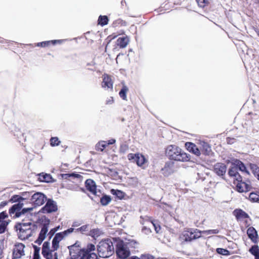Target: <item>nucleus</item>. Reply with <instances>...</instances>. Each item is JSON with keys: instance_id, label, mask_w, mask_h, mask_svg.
Wrapping results in <instances>:
<instances>
[{"instance_id": "37998d69", "label": "nucleus", "mask_w": 259, "mask_h": 259, "mask_svg": "<svg viewBox=\"0 0 259 259\" xmlns=\"http://www.w3.org/2000/svg\"><path fill=\"white\" fill-rule=\"evenodd\" d=\"M101 234V232L99 229H93L90 232L89 235L94 238L98 237Z\"/></svg>"}, {"instance_id": "7ed1b4c3", "label": "nucleus", "mask_w": 259, "mask_h": 259, "mask_svg": "<svg viewBox=\"0 0 259 259\" xmlns=\"http://www.w3.org/2000/svg\"><path fill=\"white\" fill-rule=\"evenodd\" d=\"M24 203H16L9 209V213L14 219L18 218L21 215L33 210V207L23 208Z\"/></svg>"}, {"instance_id": "393cba45", "label": "nucleus", "mask_w": 259, "mask_h": 259, "mask_svg": "<svg viewBox=\"0 0 259 259\" xmlns=\"http://www.w3.org/2000/svg\"><path fill=\"white\" fill-rule=\"evenodd\" d=\"M199 148L202 153L204 155H209L211 149L209 145L204 142H200Z\"/></svg>"}, {"instance_id": "680f3d73", "label": "nucleus", "mask_w": 259, "mask_h": 259, "mask_svg": "<svg viewBox=\"0 0 259 259\" xmlns=\"http://www.w3.org/2000/svg\"><path fill=\"white\" fill-rule=\"evenodd\" d=\"M2 253H3V250L2 249H1V248L0 247V259H2L3 256H2Z\"/></svg>"}, {"instance_id": "a211bd4d", "label": "nucleus", "mask_w": 259, "mask_h": 259, "mask_svg": "<svg viewBox=\"0 0 259 259\" xmlns=\"http://www.w3.org/2000/svg\"><path fill=\"white\" fill-rule=\"evenodd\" d=\"M29 194V192H24L22 194V196L14 195L9 200V202L11 203L17 202V203H23V201L26 199L27 195Z\"/></svg>"}, {"instance_id": "09e8293b", "label": "nucleus", "mask_w": 259, "mask_h": 259, "mask_svg": "<svg viewBox=\"0 0 259 259\" xmlns=\"http://www.w3.org/2000/svg\"><path fill=\"white\" fill-rule=\"evenodd\" d=\"M217 251L218 253L223 255H228L229 254V251L227 249L224 248H219L217 249Z\"/></svg>"}, {"instance_id": "3c124183", "label": "nucleus", "mask_w": 259, "mask_h": 259, "mask_svg": "<svg viewBox=\"0 0 259 259\" xmlns=\"http://www.w3.org/2000/svg\"><path fill=\"white\" fill-rule=\"evenodd\" d=\"M58 228H54L51 229V230L50 231V232L48 234L49 235H50V237H49L50 239L52 237V236L54 235V234L58 230Z\"/></svg>"}, {"instance_id": "2f4dec72", "label": "nucleus", "mask_w": 259, "mask_h": 259, "mask_svg": "<svg viewBox=\"0 0 259 259\" xmlns=\"http://www.w3.org/2000/svg\"><path fill=\"white\" fill-rule=\"evenodd\" d=\"M130 259H155V258L153 255L149 253H144L141 254L140 257L133 256L130 257Z\"/></svg>"}, {"instance_id": "412c9836", "label": "nucleus", "mask_w": 259, "mask_h": 259, "mask_svg": "<svg viewBox=\"0 0 259 259\" xmlns=\"http://www.w3.org/2000/svg\"><path fill=\"white\" fill-rule=\"evenodd\" d=\"M237 190L239 192H244L249 191L251 188L250 183L243 182L237 183L236 184Z\"/></svg>"}, {"instance_id": "f3484780", "label": "nucleus", "mask_w": 259, "mask_h": 259, "mask_svg": "<svg viewBox=\"0 0 259 259\" xmlns=\"http://www.w3.org/2000/svg\"><path fill=\"white\" fill-rule=\"evenodd\" d=\"M185 147L190 152L193 153L195 155L199 156L201 155L200 148L195 144L191 142H187L185 143Z\"/></svg>"}, {"instance_id": "473e14b6", "label": "nucleus", "mask_w": 259, "mask_h": 259, "mask_svg": "<svg viewBox=\"0 0 259 259\" xmlns=\"http://www.w3.org/2000/svg\"><path fill=\"white\" fill-rule=\"evenodd\" d=\"M237 166H236L235 162L232 164L231 167L229 169L228 174L230 177H234L238 173Z\"/></svg>"}, {"instance_id": "e2e57ef3", "label": "nucleus", "mask_w": 259, "mask_h": 259, "mask_svg": "<svg viewBox=\"0 0 259 259\" xmlns=\"http://www.w3.org/2000/svg\"><path fill=\"white\" fill-rule=\"evenodd\" d=\"M88 227L87 226H82V232L86 231V228Z\"/></svg>"}, {"instance_id": "58836bf2", "label": "nucleus", "mask_w": 259, "mask_h": 259, "mask_svg": "<svg viewBox=\"0 0 259 259\" xmlns=\"http://www.w3.org/2000/svg\"><path fill=\"white\" fill-rule=\"evenodd\" d=\"M61 142L57 137H52L50 139V145L52 147L59 145Z\"/></svg>"}, {"instance_id": "cd10ccee", "label": "nucleus", "mask_w": 259, "mask_h": 259, "mask_svg": "<svg viewBox=\"0 0 259 259\" xmlns=\"http://www.w3.org/2000/svg\"><path fill=\"white\" fill-rule=\"evenodd\" d=\"M31 230L29 231H25L24 232H18V237L21 240H25L28 239L31 236Z\"/></svg>"}, {"instance_id": "72a5a7b5", "label": "nucleus", "mask_w": 259, "mask_h": 259, "mask_svg": "<svg viewBox=\"0 0 259 259\" xmlns=\"http://www.w3.org/2000/svg\"><path fill=\"white\" fill-rule=\"evenodd\" d=\"M108 18L106 16H100L98 19V24L104 26L108 24Z\"/></svg>"}, {"instance_id": "0e129e2a", "label": "nucleus", "mask_w": 259, "mask_h": 259, "mask_svg": "<svg viewBox=\"0 0 259 259\" xmlns=\"http://www.w3.org/2000/svg\"><path fill=\"white\" fill-rule=\"evenodd\" d=\"M203 4L205 5L206 4H208V0H204L203 1Z\"/></svg>"}, {"instance_id": "b1692460", "label": "nucleus", "mask_w": 259, "mask_h": 259, "mask_svg": "<svg viewBox=\"0 0 259 259\" xmlns=\"http://www.w3.org/2000/svg\"><path fill=\"white\" fill-rule=\"evenodd\" d=\"M38 179L40 182L46 183H52L55 181L50 174L42 172L38 174Z\"/></svg>"}, {"instance_id": "e433bc0d", "label": "nucleus", "mask_w": 259, "mask_h": 259, "mask_svg": "<svg viewBox=\"0 0 259 259\" xmlns=\"http://www.w3.org/2000/svg\"><path fill=\"white\" fill-rule=\"evenodd\" d=\"M111 200L110 196L105 195L100 198V202L103 205H107L110 202Z\"/></svg>"}, {"instance_id": "9b49d317", "label": "nucleus", "mask_w": 259, "mask_h": 259, "mask_svg": "<svg viewBox=\"0 0 259 259\" xmlns=\"http://www.w3.org/2000/svg\"><path fill=\"white\" fill-rule=\"evenodd\" d=\"M128 159L130 160H134L136 162L137 165L140 166H143L145 163L147 162V159L141 154H133L130 153L127 155Z\"/></svg>"}, {"instance_id": "6e6552de", "label": "nucleus", "mask_w": 259, "mask_h": 259, "mask_svg": "<svg viewBox=\"0 0 259 259\" xmlns=\"http://www.w3.org/2000/svg\"><path fill=\"white\" fill-rule=\"evenodd\" d=\"M47 202L44 206H43L40 211L42 213H52L56 212L58 210L57 203L52 199H47Z\"/></svg>"}, {"instance_id": "9d476101", "label": "nucleus", "mask_w": 259, "mask_h": 259, "mask_svg": "<svg viewBox=\"0 0 259 259\" xmlns=\"http://www.w3.org/2000/svg\"><path fill=\"white\" fill-rule=\"evenodd\" d=\"M46 195L41 192H36L31 196V201L34 204L37 206L42 205L47 200Z\"/></svg>"}, {"instance_id": "c85d7f7f", "label": "nucleus", "mask_w": 259, "mask_h": 259, "mask_svg": "<svg viewBox=\"0 0 259 259\" xmlns=\"http://www.w3.org/2000/svg\"><path fill=\"white\" fill-rule=\"evenodd\" d=\"M234 162L236 166H237L238 170L239 169L242 172H245L247 174H249V172L246 170V167L241 161L238 160H236Z\"/></svg>"}, {"instance_id": "2eb2a0df", "label": "nucleus", "mask_w": 259, "mask_h": 259, "mask_svg": "<svg viewBox=\"0 0 259 259\" xmlns=\"http://www.w3.org/2000/svg\"><path fill=\"white\" fill-rule=\"evenodd\" d=\"M143 224L146 225L147 226H145L144 227L143 229H145L147 230V231L146 232V233H150L151 232V231L149 228H148L147 227H150V226H152L155 229V232L156 233H160V231L161 230V227L159 224V223L156 221H146L145 223H143Z\"/></svg>"}, {"instance_id": "5701e85b", "label": "nucleus", "mask_w": 259, "mask_h": 259, "mask_svg": "<svg viewBox=\"0 0 259 259\" xmlns=\"http://www.w3.org/2000/svg\"><path fill=\"white\" fill-rule=\"evenodd\" d=\"M74 229L70 228L69 229L65 230L63 232L57 233L55 234L54 238L57 239L60 242L63 239V238L68 235L69 234L73 232Z\"/></svg>"}, {"instance_id": "f704fd0d", "label": "nucleus", "mask_w": 259, "mask_h": 259, "mask_svg": "<svg viewBox=\"0 0 259 259\" xmlns=\"http://www.w3.org/2000/svg\"><path fill=\"white\" fill-rule=\"evenodd\" d=\"M252 172L259 180V167L255 164H250Z\"/></svg>"}, {"instance_id": "20e7f679", "label": "nucleus", "mask_w": 259, "mask_h": 259, "mask_svg": "<svg viewBox=\"0 0 259 259\" xmlns=\"http://www.w3.org/2000/svg\"><path fill=\"white\" fill-rule=\"evenodd\" d=\"M201 232L197 229H189L185 230L182 233L180 238L184 241H191L201 237Z\"/></svg>"}, {"instance_id": "7c9ffc66", "label": "nucleus", "mask_w": 259, "mask_h": 259, "mask_svg": "<svg viewBox=\"0 0 259 259\" xmlns=\"http://www.w3.org/2000/svg\"><path fill=\"white\" fill-rule=\"evenodd\" d=\"M249 252L254 256L255 259H259V248L257 245H253L249 249Z\"/></svg>"}, {"instance_id": "0eeeda50", "label": "nucleus", "mask_w": 259, "mask_h": 259, "mask_svg": "<svg viewBox=\"0 0 259 259\" xmlns=\"http://www.w3.org/2000/svg\"><path fill=\"white\" fill-rule=\"evenodd\" d=\"M76 241L74 244L68 247L71 256L69 259H81V247Z\"/></svg>"}, {"instance_id": "39448f33", "label": "nucleus", "mask_w": 259, "mask_h": 259, "mask_svg": "<svg viewBox=\"0 0 259 259\" xmlns=\"http://www.w3.org/2000/svg\"><path fill=\"white\" fill-rule=\"evenodd\" d=\"M50 224V220L46 217L42 221V224L40 232L39 233L37 239L34 242L40 245L46 237L47 233L48 232L49 226Z\"/></svg>"}, {"instance_id": "f03ea898", "label": "nucleus", "mask_w": 259, "mask_h": 259, "mask_svg": "<svg viewBox=\"0 0 259 259\" xmlns=\"http://www.w3.org/2000/svg\"><path fill=\"white\" fill-rule=\"evenodd\" d=\"M100 257H108L114 252V246L110 239H107L100 241L98 246Z\"/></svg>"}, {"instance_id": "c9c22d12", "label": "nucleus", "mask_w": 259, "mask_h": 259, "mask_svg": "<svg viewBox=\"0 0 259 259\" xmlns=\"http://www.w3.org/2000/svg\"><path fill=\"white\" fill-rule=\"evenodd\" d=\"M201 234L205 235L206 236L211 235L213 234H216L219 233V230L218 229H212L208 230L200 231Z\"/></svg>"}, {"instance_id": "4d7b16f0", "label": "nucleus", "mask_w": 259, "mask_h": 259, "mask_svg": "<svg viewBox=\"0 0 259 259\" xmlns=\"http://www.w3.org/2000/svg\"><path fill=\"white\" fill-rule=\"evenodd\" d=\"M65 175H69V177H70L71 175H73L75 177H76V178H79L80 177V175L79 174H66Z\"/></svg>"}, {"instance_id": "dca6fc26", "label": "nucleus", "mask_w": 259, "mask_h": 259, "mask_svg": "<svg viewBox=\"0 0 259 259\" xmlns=\"http://www.w3.org/2000/svg\"><path fill=\"white\" fill-rule=\"evenodd\" d=\"M85 186L88 190L91 192L93 194L100 196L101 192L97 191L96 189V185L94 181L92 180L88 179L85 182Z\"/></svg>"}, {"instance_id": "4c0bfd02", "label": "nucleus", "mask_w": 259, "mask_h": 259, "mask_svg": "<svg viewBox=\"0 0 259 259\" xmlns=\"http://www.w3.org/2000/svg\"><path fill=\"white\" fill-rule=\"evenodd\" d=\"M127 91L128 88L126 86L124 85L119 92V96L122 99L125 100H126V93Z\"/></svg>"}, {"instance_id": "13d9d810", "label": "nucleus", "mask_w": 259, "mask_h": 259, "mask_svg": "<svg viewBox=\"0 0 259 259\" xmlns=\"http://www.w3.org/2000/svg\"><path fill=\"white\" fill-rule=\"evenodd\" d=\"M113 102V99L112 97H110V99L107 101V104H112Z\"/></svg>"}, {"instance_id": "ddd939ff", "label": "nucleus", "mask_w": 259, "mask_h": 259, "mask_svg": "<svg viewBox=\"0 0 259 259\" xmlns=\"http://www.w3.org/2000/svg\"><path fill=\"white\" fill-rule=\"evenodd\" d=\"M53 249H50V243L49 241H45L42 245L41 254L46 259H53L52 252Z\"/></svg>"}, {"instance_id": "6e6d98bb", "label": "nucleus", "mask_w": 259, "mask_h": 259, "mask_svg": "<svg viewBox=\"0 0 259 259\" xmlns=\"http://www.w3.org/2000/svg\"><path fill=\"white\" fill-rule=\"evenodd\" d=\"M115 141H116L115 140L111 139V140L108 141L107 144H108V145H110V144H113L115 143Z\"/></svg>"}, {"instance_id": "aec40b11", "label": "nucleus", "mask_w": 259, "mask_h": 259, "mask_svg": "<svg viewBox=\"0 0 259 259\" xmlns=\"http://www.w3.org/2000/svg\"><path fill=\"white\" fill-rule=\"evenodd\" d=\"M102 86L105 89H112L113 88V81L111 78V77L107 74H104L103 75V82Z\"/></svg>"}, {"instance_id": "bb28decb", "label": "nucleus", "mask_w": 259, "mask_h": 259, "mask_svg": "<svg viewBox=\"0 0 259 259\" xmlns=\"http://www.w3.org/2000/svg\"><path fill=\"white\" fill-rule=\"evenodd\" d=\"M173 164L171 162L166 163L164 167L162 168L163 174L165 176H168L172 172Z\"/></svg>"}, {"instance_id": "ea45409f", "label": "nucleus", "mask_w": 259, "mask_h": 259, "mask_svg": "<svg viewBox=\"0 0 259 259\" xmlns=\"http://www.w3.org/2000/svg\"><path fill=\"white\" fill-rule=\"evenodd\" d=\"M108 145L105 141H101L98 143L96 145V149L101 151H103L104 149Z\"/></svg>"}, {"instance_id": "4468645a", "label": "nucleus", "mask_w": 259, "mask_h": 259, "mask_svg": "<svg viewBox=\"0 0 259 259\" xmlns=\"http://www.w3.org/2000/svg\"><path fill=\"white\" fill-rule=\"evenodd\" d=\"M25 245L20 243L15 245L13 251V259H19L24 255V248Z\"/></svg>"}, {"instance_id": "69168bd1", "label": "nucleus", "mask_w": 259, "mask_h": 259, "mask_svg": "<svg viewBox=\"0 0 259 259\" xmlns=\"http://www.w3.org/2000/svg\"><path fill=\"white\" fill-rule=\"evenodd\" d=\"M77 231H81V227L78 228V229H77Z\"/></svg>"}, {"instance_id": "8fccbe9b", "label": "nucleus", "mask_w": 259, "mask_h": 259, "mask_svg": "<svg viewBox=\"0 0 259 259\" xmlns=\"http://www.w3.org/2000/svg\"><path fill=\"white\" fill-rule=\"evenodd\" d=\"M32 247H33V248L34 249L33 254V255H34L35 256L36 255H39V251H40V248L39 247H38L37 246H36L35 245H33Z\"/></svg>"}, {"instance_id": "49530a36", "label": "nucleus", "mask_w": 259, "mask_h": 259, "mask_svg": "<svg viewBox=\"0 0 259 259\" xmlns=\"http://www.w3.org/2000/svg\"><path fill=\"white\" fill-rule=\"evenodd\" d=\"M9 223V222H3L2 224H0V234L5 232Z\"/></svg>"}, {"instance_id": "a878e982", "label": "nucleus", "mask_w": 259, "mask_h": 259, "mask_svg": "<svg viewBox=\"0 0 259 259\" xmlns=\"http://www.w3.org/2000/svg\"><path fill=\"white\" fill-rule=\"evenodd\" d=\"M129 42V39L127 36L119 37L116 41L117 46L121 48L126 47Z\"/></svg>"}, {"instance_id": "1a4fd4ad", "label": "nucleus", "mask_w": 259, "mask_h": 259, "mask_svg": "<svg viewBox=\"0 0 259 259\" xmlns=\"http://www.w3.org/2000/svg\"><path fill=\"white\" fill-rule=\"evenodd\" d=\"M15 228L17 231L24 232L25 231L29 230H35L37 228V226L35 224H32L31 222L28 223H18L15 226Z\"/></svg>"}, {"instance_id": "bf43d9fd", "label": "nucleus", "mask_w": 259, "mask_h": 259, "mask_svg": "<svg viewBox=\"0 0 259 259\" xmlns=\"http://www.w3.org/2000/svg\"><path fill=\"white\" fill-rule=\"evenodd\" d=\"M32 259H40V255H33V258Z\"/></svg>"}, {"instance_id": "4be33fe9", "label": "nucleus", "mask_w": 259, "mask_h": 259, "mask_svg": "<svg viewBox=\"0 0 259 259\" xmlns=\"http://www.w3.org/2000/svg\"><path fill=\"white\" fill-rule=\"evenodd\" d=\"M249 238L254 243L258 241V235L255 229L253 227H249L247 231Z\"/></svg>"}, {"instance_id": "423d86ee", "label": "nucleus", "mask_w": 259, "mask_h": 259, "mask_svg": "<svg viewBox=\"0 0 259 259\" xmlns=\"http://www.w3.org/2000/svg\"><path fill=\"white\" fill-rule=\"evenodd\" d=\"M95 249V246L93 244H89L87 248L82 249V259H99L97 254L91 252Z\"/></svg>"}, {"instance_id": "a18cd8bd", "label": "nucleus", "mask_w": 259, "mask_h": 259, "mask_svg": "<svg viewBox=\"0 0 259 259\" xmlns=\"http://www.w3.org/2000/svg\"><path fill=\"white\" fill-rule=\"evenodd\" d=\"M8 217V215L6 211L0 212V224H2L3 222H9V221L5 220Z\"/></svg>"}, {"instance_id": "5fc2aeb1", "label": "nucleus", "mask_w": 259, "mask_h": 259, "mask_svg": "<svg viewBox=\"0 0 259 259\" xmlns=\"http://www.w3.org/2000/svg\"><path fill=\"white\" fill-rule=\"evenodd\" d=\"M8 203V201H4L1 202L0 203V208H2L7 205Z\"/></svg>"}, {"instance_id": "79ce46f5", "label": "nucleus", "mask_w": 259, "mask_h": 259, "mask_svg": "<svg viewBox=\"0 0 259 259\" xmlns=\"http://www.w3.org/2000/svg\"><path fill=\"white\" fill-rule=\"evenodd\" d=\"M59 242L57 239L53 238L52 242V248L53 249L54 251L57 250L59 247Z\"/></svg>"}, {"instance_id": "603ef678", "label": "nucleus", "mask_w": 259, "mask_h": 259, "mask_svg": "<svg viewBox=\"0 0 259 259\" xmlns=\"http://www.w3.org/2000/svg\"><path fill=\"white\" fill-rule=\"evenodd\" d=\"M65 41V39H57V40H51V44L53 45H55L57 44H61L62 42H64Z\"/></svg>"}, {"instance_id": "c756f323", "label": "nucleus", "mask_w": 259, "mask_h": 259, "mask_svg": "<svg viewBox=\"0 0 259 259\" xmlns=\"http://www.w3.org/2000/svg\"><path fill=\"white\" fill-rule=\"evenodd\" d=\"M233 213L237 219L246 218L248 217L247 214L241 209H236L234 211Z\"/></svg>"}, {"instance_id": "c03bdc74", "label": "nucleus", "mask_w": 259, "mask_h": 259, "mask_svg": "<svg viewBox=\"0 0 259 259\" xmlns=\"http://www.w3.org/2000/svg\"><path fill=\"white\" fill-rule=\"evenodd\" d=\"M51 44V40L44 41L36 44L35 46L45 48Z\"/></svg>"}, {"instance_id": "f8f14e48", "label": "nucleus", "mask_w": 259, "mask_h": 259, "mask_svg": "<svg viewBox=\"0 0 259 259\" xmlns=\"http://www.w3.org/2000/svg\"><path fill=\"white\" fill-rule=\"evenodd\" d=\"M116 254L119 258L125 259L130 255V251L125 245L118 243L117 246Z\"/></svg>"}, {"instance_id": "6ab92c4d", "label": "nucleus", "mask_w": 259, "mask_h": 259, "mask_svg": "<svg viewBox=\"0 0 259 259\" xmlns=\"http://www.w3.org/2000/svg\"><path fill=\"white\" fill-rule=\"evenodd\" d=\"M214 171L218 176H223L225 174L227 170L226 165L222 163H217L214 165Z\"/></svg>"}, {"instance_id": "338daca9", "label": "nucleus", "mask_w": 259, "mask_h": 259, "mask_svg": "<svg viewBox=\"0 0 259 259\" xmlns=\"http://www.w3.org/2000/svg\"><path fill=\"white\" fill-rule=\"evenodd\" d=\"M157 259H166V258H158Z\"/></svg>"}, {"instance_id": "f257e3e1", "label": "nucleus", "mask_w": 259, "mask_h": 259, "mask_svg": "<svg viewBox=\"0 0 259 259\" xmlns=\"http://www.w3.org/2000/svg\"><path fill=\"white\" fill-rule=\"evenodd\" d=\"M166 155L169 159L181 162L189 161L191 156L184 152L178 146L174 145H170L167 146L165 149Z\"/></svg>"}, {"instance_id": "a19ab883", "label": "nucleus", "mask_w": 259, "mask_h": 259, "mask_svg": "<svg viewBox=\"0 0 259 259\" xmlns=\"http://www.w3.org/2000/svg\"><path fill=\"white\" fill-rule=\"evenodd\" d=\"M249 198L252 202H257L259 200V194L256 193H251Z\"/></svg>"}, {"instance_id": "de8ad7c7", "label": "nucleus", "mask_w": 259, "mask_h": 259, "mask_svg": "<svg viewBox=\"0 0 259 259\" xmlns=\"http://www.w3.org/2000/svg\"><path fill=\"white\" fill-rule=\"evenodd\" d=\"M112 192L114 195H115L116 196H117L118 198H119L120 199L122 198L124 196L123 193L120 190H112Z\"/></svg>"}, {"instance_id": "052dcab7", "label": "nucleus", "mask_w": 259, "mask_h": 259, "mask_svg": "<svg viewBox=\"0 0 259 259\" xmlns=\"http://www.w3.org/2000/svg\"><path fill=\"white\" fill-rule=\"evenodd\" d=\"M54 259H58V253L57 252H55L54 254Z\"/></svg>"}, {"instance_id": "864d4df0", "label": "nucleus", "mask_w": 259, "mask_h": 259, "mask_svg": "<svg viewBox=\"0 0 259 259\" xmlns=\"http://www.w3.org/2000/svg\"><path fill=\"white\" fill-rule=\"evenodd\" d=\"M234 177L235 179L237 181V183L242 182V178L238 174V172Z\"/></svg>"}]
</instances>
